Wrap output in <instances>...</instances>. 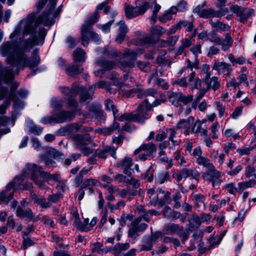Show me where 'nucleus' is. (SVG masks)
I'll use <instances>...</instances> for the list:
<instances>
[{
    "label": "nucleus",
    "instance_id": "f257e3e1",
    "mask_svg": "<svg viewBox=\"0 0 256 256\" xmlns=\"http://www.w3.org/2000/svg\"><path fill=\"white\" fill-rule=\"evenodd\" d=\"M30 19H24L18 22L10 35L11 41L4 42L0 46V54L6 58V62L10 65L0 68V100H4L0 106V114H4L11 100H14V112L11 117L2 116L0 118H6L12 126L20 114L18 112L26 106L25 102L20 98H26L28 92L22 88L14 95L18 83L14 82L9 92L3 84H8L20 70L26 68H34L40 63V58L36 54L34 53L31 56H28V54L34 46L43 44L46 32L42 30L40 34H36Z\"/></svg>",
    "mask_w": 256,
    "mask_h": 256
},
{
    "label": "nucleus",
    "instance_id": "f03ea898",
    "mask_svg": "<svg viewBox=\"0 0 256 256\" xmlns=\"http://www.w3.org/2000/svg\"><path fill=\"white\" fill-rule=\"evenodd\" d=\"M140 98H144L145 100L140 104L138 108L137 113L124 114L118 117V114L116 120L120 121H136L138 122L143 124L150 117L148 111L152 106H158L164 102L166 100V96L163 93H160L154 88H148L146 90H140L138 94Z\"/></svg>",
    "mask_w": 256,
    "mask_h": 256
},
{
    "label": "nucleus",
    "instance_id": "7ed1b4c3",
    "mask_svg": "<svg viewBox=\"0 0 256 256\" xmlns=\"http://www.w3.org/2000/svg\"><path fill=\"white\" fill-rule=\"evenodd\" d=\"M57 0H38L35 4L34 11L21 18L18 22L24 19H30L34 26L36 34L43 30L46 34L47 30L41 24L48 26L54 23L60 11L54 10Z\"/></svg>",
    "mask_w": 256,
    "mask_h": 256
},
{
    "label": "nucleus",
    "instance_id": "20e7f679",
    "mask_svg": "<svg viewBox=\"0 0 256 256\" xmlns=\"http://www.w3.org/2000/svg\"><path fill=\"white\" fill-rule=\"evenodd\" d=\"M30 174H31V180L42 189L48 188L45 184V182L52 184L56 182H58L60 180V176L58 174H51L44 171L41 166L35 164H30L26 166L24 174L26 176Z\"/></svg>",
    "mask_w": 256,
    "mask_h": 256
},
{
    "label": "nucleus",
    "instance_id": "39448f33",
    "mask_svg": "<svg viewBox=\"0 0 256 256\" xmlns=\"http://www.w3.org/2000/svg\"><path fill=\"white\" fill-rule=\"evenodd\" d=\"M103 9L104 12L106 13L108 8L106 7L105 4L102 3L98 5L96 7V11L82 25L81 28L80 39L84 46H87L90 40H92L96 43L99 42L100 37L98 34L93 32L91 25L98 21L99 16L98 11Z\"/></svg>",
    "mask_w": 256,
    "mask_h": 256
},
{
    "label": "nucleus",
    "instance_id": "423d86ee",
    "mask_svg": "<svg viewBox=\"0 0 256 256\" xmlns=\"http://www.w3.org/2000/svg\"><path fill=\"white\" fill-rule=\"evenodd\" d=\"M96 87L105 88L108 90L109 89V85L107 82L104 81H100L90 88L88 91L83 86H78L76 88L72 90H70L67 87H62L60 88V90L62 93L70 96H74L76 93H80L81 100L84 102L92 97V92Z\"/></svg>",
    "mask_w": 256,
    "mask_h": 256
},
{
    "label": "nucleus",
    "instance_id": "0eeeda50",
    "mask_svg": "<svg viewBox=\"0 0 256 256\" xmlns=\"http://www.w3.org/2000/svg\"><path fill=\"white\" fill-rule=\"evenodd\" d=\"M104 52L112 57H119L120 60H124L120 64L122 69L131 68L134 66V60L138 54V52L131 50H126L124 53L118 52L114 48L104 50Z\"/></svg>",
    "mask_w": 256,
    "mask_h": 256
},
{
    "label": "nucleus",
    "instance_id": "6e6552de",
    "mask_svg": "<svg viewBox=\"0 0 256 256\" xmlns=\"http://www.w3.org/2000/svg\"><path fill=\"white\" fill-rule=\"evenodd\" d=\"M68 104L70 108L73 111L72 112L62 111L56 116L44 117L40 120V122L44 124H48L53 122H63L72 120L79 109L77 108L76 102L72 99L69 100Z\"/></svg>",
    "mask_w": 256,
    "mask_h": 256
},
{
    "label": "nucleus",
    "instance_id": "1a4fd4ad",
    "mask_svg": "<svg viewBox=\"0 0 256 256\" xmlns=\"http://www.w3.org/2000/svg\"><path fill=\"white\" fill-rule=\"evenodd\" d=\"M21 178H15L12 182L7 185L6 190L0 192V195L3 202L8 203L13 198L14 191L21 188V184L24 181V180Z\"/></svg>",
    "mask_w": 256,
    "mask_h": 256
},
{
    "label": "nucleus",
    "instance_id": "9d476101",
    "mask_svg": "<svg viewBox=\"0 0 256 256\" xmlns=\"http://www.w3.org/2000/svg\"><path fill=\"white\" fill-rule=\"evenodd\" d=\"M206 40L222 46V49L224 51L228 50L233 42L230 33L226 34L224 39L222 40L216 32H212L208 34V38Z\"/></svg>",
    "mask_w": 256,
    "mask_h": 256
},
{
    "label": "nucleus",
    "instance_id": "9b49d317",
    "mask_svg": "<svg viewBox=\"0 0 256 256\" xmlns=\"http://www.w3.org/2000/svg\"><path fill=\"white\" fill-rule=\"evenodd\" d=\"M230 10L236 14V16L239 18V21L243 24L247 22L248 18L254 14V12L252 8H248L238 5L232 6Z\"/></svg>",
    "mask_w": 256,
    "mask_h": 256
},
{
    "label": "nucleus",
    "instance_id": "f8f14e48",
    "mask_svg": "<svg viewBox=\"0 0 256 256\" xmlns=\"http://www.w3.org/2000/svg\"><path fill=\"white\" fill-rule=\"evenodd\" d=\"M72 139L77 148L83 151L84 154H88L92 152V150L87 147V145L90 140L88 134L74 135L73 136Z\"/></svg>",
    "mask_w": 256,
    "mask_h": 256
},
{
    "label": "nucleus",
    "instance_id": "ddd939ff",
    "mask_svg": "<svg viewBox=\"0 0 256 256\" xmlns=\"http://www.w3.org/2000/svg\"><path fill=\"white\" fill-rule=\"evenodd\" d=\"M148 8L147 2H144L134 8L130 5H126L124 8L125 14L128 18H132L139 15L144 14Z\"/></svg>",
    "mask_w": 256,
    "mask_h": 256
},
{
    "label": "nucleus",
    "instance_id": "4468645a",
    "mask_svg": "<svg viewBox=\"0 0 256 256\" xmlns=\"http://www.w3.org/2000/svg\"><path fill=\"white\" fill-rule=\"evenodd\" d=\"M202 176L204 179L211 182L213 187L219 186L222 182L220 172L214 166L211 170L203 174Z\"/></svg>",
    "mask_w": 256,
    "mask_h": 256
},
{
    "label": "nucleus",
    "instance_id": "2eb2a0df",
    "mask_svg": "<svg viewBox=\"0 0 256 256\" xmlns=\"http://www.w3.org/2000/svg\"><path fill=\"white\" fill-rule=\"evenodd\" d=\"M116 66L115 62L100 60L97 62L94 74L96 76L101 77L106 70L114 68Z\"/></svg>",
    "mask_w": 256,
    "mask_h": 256
},
{
    "label": "nucleus",
    "instance_id": "dca6fc26",
    "mask_svg": "<svg viewBox=\"0 0 256 256\" xmlns=\"http://www.w3.org/2000/svg\"><path fill=\"white\" fill-rule=\"evenodd\" d=\"M162 189H159L158 192H156L155 190L150 188L148 190L147 194L149 198V204L152 206H160V204L162 203L160 200L162 198L160 192Z\"/></svg>",
    "mask_w": 256,
    "mask_h": 256
},
{
    "label": "nucleus",
    "instance_id": "f3484780",
    "mask_svg": "<svg viewBox=\"0 0 256 256\" xmlns=\"http://www.w3.org/2000/svg\"><path fill=\"white\" fill-rule=\"evenodd\" d=\"M198 60H196L193 64H191V62L190 60H188V66L183 68H182L179 74H182L183 72L189 74L188 81L192 82L194 80V78L196 77V73L192 70V68H194L196 69L198 68Z\"/></svg>",
    "mask_w": 256,
    "mask_h": 256
},
{
    "label": "nucleus",
    "instance_id": "a211bd4d",
    "mask_svg": "<svg viewBox=\"0 0 256 256\" xmlns=\"http://www.w3.org/2000/svg\"><path fill=\"white\" fill-rule=\"evenodd\" d=\"M142 150H146V152L139 156V158L144 160L148 159V157L155 150L156 148L154 145L152 144H144L140 148L136 149L134 151V154H136L139 153Z\"/></svg>",
    "mask_w": 256,
    "mask_h": 256
},
{
    "label": "nucleus",
    "instance_id": "6ab92c4d",
    "mask_svg": "<svg viewBox=\"0 0 256 256\" xmlns=\"http://www.w3.org/2000/svg\"><path fill=\"white\" fill-rule=\"evenodd\" d=\"M200 176V173L196 170H188L184 168L177 174V180H180L182 178H186L188 176H192V178L198 181V178Z\"/></svg>",
    "mask_w": 256,
    "mask_h": 256
},
{
    "label": "nucleus",
    "instance_id": "aec40b11",
    "mask_svg": "<svg viewBox=\"0 0 256 256\" xmlns=\"http://www.w3.org/2000/svg\"><path fill=\"white\" fill-rule=\"evenodd\" d=\"M118 27V34L116 42L120 44L124 40L128 32V28L124 21L120 20L116 24Z\"/></svg>",
    "mask_w": 256,
    "mask_h": 256
},
{
    "label": "nucleus",
    "instance_id": "412c9836",
    "mask_svg": "<svg viewBox=\"0 0 256 256\" xmlns=\"http://www.w3.org/2000/svg\"><path fill=\"white\" fill-rule=\"evenodd\" d=\"M193 12L196 14L200 18H213L214 9L212 8H202V6H196Z\"/></svg>",
    "mask_w": 256,
    "mask_h": 256
},
{
    "label": "nucleus",
    "instance_id": "4be33fe9",
    "mask_svg": "<svg viewBox=\"0 0 256 256\" xmlns=\"http://www.w3.org/2000/svg\"><path fill=\"white\" fill-rule=\"evenodd\" d=\"M25 130L28 132L39 135L42 133V128L34 124L32 120L28 119L26 122Z\"/></svg>",
    "mask_w": 256,
    "mask_h": 256
},
{
    "label": "nucleus",
    "instance_id": "5701e85b",
    "mask_svg": "<svg viewBox=\"0 0 256 256\" xmlns=\"http://www.w3.org/2000/svg\"><path fill=\"white\" fill-rule=\"evenodd\" d=\"M25 130L28 132L39 135L42 133V128L34 124L32 120L28 119L26 122Z\"/></svg>",
    "mask_w": 256,
    "mask_h": 256
},
{
    "label": "nucleus",
    "instance_id": "b1692460",
    "mask_svg": "<svg viewBox=\"0 0 256 256\" xmlns=\"http://www.w3.org/2000/svg\"><path fill=\"white\" fill-rule=\"evenodd\" d=\"M50 155L45 154L41 156L40 161L41 162L44 163L48 167H56V164L50 156V155L52 154L54 158L56 157V152L54 149L51 148L49 152Z\"/></svg>",
    "mask_w": 256,
    "mask_h": 256
},
{
    "label": "nucleus",
    "instance_id": "393cba45",
    "mask_svg": "<svg viewBox=\"0 0 256 256\" xmlns=\"http://www.w3.org/2000/svg\"><path fill=\"white\" fill-rule=\"evenodd\" d=\"M86 54L81 48H76L72 54V58L74 64L77 62L83 64L86 60Z\"/></svg>",
    "mask_w": 256,
    "mask_h": 256
},
{
    "label": "nucleus",
    "instance_id": "a878e982",
    "mask_svg": "<svg viewBox=\"0 0 256 256\" xmlns=\"http://www.w3.org/2000/svg\"><path fill=\"white\" fill-rule=\"evenodd\" d=\"M210 74H208L207 76L204 78V82L207 85V90L212 88L214 90H218L220 87V82L218 78L216 76H212L210 78Z\"/></svg>",
    "mask_w": 256,
    "mask_h": 256
},
{
    "label": "nucleus",
    "instance_id": "bb28decb",
    "mask_svg": "<svg viewBox=\"0 0 256 256\" xmlns=\"http://www.w3.org/2000/svg\"><path fill=\"white\" fill-rule=\"evenodd\" d=\"M231 65L223 62H216L212 66V70L217 71L218 74H222L227 70H230Z\"/></svg>",
    "mask_w": 256,
    "mask_h": 256
},
{
    "label": "nucleus",
    "instance_id": "cd10ccee",
    "mask_svg": "<svg viewBox=\"0 0 256 256\" xmlns=\"http://www.w3.org/2000/svg\"><path fill=\"white\" fill-rule=\"evenodd\" d=\"M194 118L190 116L187 120H180L177 124V128H184L186 134H188L190 129L194 123Z\"/></svg>",
    "mask_w": 256,
    "mask_h": 256
},
{
    "label": "nucleus",
    "instance_id": "c85d7f7f",
    "mask_svg": "<svg viewBox=\"0 0 256 256\" xmlns=\"http://www.w3.org/2000/svg\"><path fill=\"white\" fill-rule=\"evenodd\" d=\"M116 148L110 146H106L103 150H98L96 151V154L100 158H105L108 154H110L112 157L116 158L115 154Z\"/></svg>",
    "mask_w": 256,
    "mask_h": 256
},
{
    "label": "nucleus",
    "instance_id": "c756f323",
    "mask_svg": "<svg viewBox=\"0 0 256 256\" xmlns=\"http://www.w3.org/2000/svg\"><path fill=\"white\" fill-rule=\"evenodd\" d=\"M209 23L212 28H215L216 29V31L220 30L222 32H227L230 28V26L228 24H224L219 20H216V22H214L210 19L209 20Z\"/></svg>",
    "mask_w": 256,
    "mask_h": 256
},
{
    "label": "nucleus",
    "instance_id": "7c9ffc66",
    "mask_svg": "<svg viewBox=\"0 0 256 256\" xmlns=\"http://www.w3.org/2000/svg\"><path fill=\"white\" fill-rule=\"evenodd\" d=\"M127 176H123L122 174H118L115 176V179L120 182H122L126 184L132 183L134 186L138 185V182L136 180L134 179L131 176L132 172H129L128 174H126Z\"/></svg>",
    "mask_w": 256,
    "mask_h": 256
},
{
    "label": "nucleus",
    "instance_id": "2f4dec72",
    "mask_svg": "<svg viewBox=\"0 0 256 256\" xmlns=\"http://www.w3.org/2000/svg\"><path fill=\"white\" fill-rule=\"evenodd\" d=\"M30 197L34 203L40 205L42 208H48L51 206V203L49 202H46V198L42 196L38 197L34 194H32Z\"/></svg>",
    "mask_w": 256,
    "mask_h": 256
},
{
    "label": "nucleus",
    "instance_id": "473e14b6",
    "mask_svg": "<svg viewBox=\"0 0 256 256\" xmlns=\"http://www.w3.org/2000/svg\"><path fill=\"white\" fill-rule=\"evenodd\" d=\"M132 160L130 158H126L123 160L118 164V166L124 170L125 174H128L129 172H132V169L130 168L132 166Z\"/></svg>",
    "mask_w": 256,
    "mask_h": 256
},
{
    "label": "nucleus",
    "instance_id": "72a5a7b5",
    "mask_svg": "<svg viewBox=\"0 0 256 256\" xmlns=\"http://www.w3.org/2000/svg\"><path fill=\"white\" fill-rule=\"evenodd\" d=\"M88 219H85L84 221L83 224L79 226L80 230L82 232H88L90 230L92 227L96 224L97 218L96 217L94 218L90 224H88Z\"/></svg>",
    "mask_w": 256,
    "mask_h": 256
},
{
    "label": "nucleus",
    "instance_id": "f704fd0d",
    "mask_svg": "<svg viewBox=\"0 0 256 256\" xmlns=\"http://www.w3.org/2000/svg\"><path fill=\"white\" fill-rule=\"evenodd\" d=\"M11 126L9 121L6 118H0V138L5 134L9 133L10 131L8 126Z\"/></svg>",
    "mask_w": 256,
    "mask_h": 256
},
{
    "label": "nucleus",
    "instance_id": "c9c22d12",
    "mask_svg": "<svg viewBox=\"0 0 256 256\" xmlns=\"http://www.w3.org/2000/svg\"><path fill=\"white\" fill-rule=\"evenodd\" d=\"M66 72L70 76H74L83 70V68L79 65H70L66 68Z\"/></svg>",
    "mask_w": 256,
    "mask_h": 256
},
{
    "label": "nucleus",
    "instance_id": "e433bc0d",
    "mask_svg": "<svg viewBox=\"0 0 256 256\" xmlns=\"http://www.w3.org/2000/svg\"><path fill=\"white\" fill-rule=\"evenodd\" d=\"M176 12V7L172 6L168 10L166 11L159 17V20L162 22H165L172 18V14Z\"/></svg>",
    "mask_w": 256,
    "mask_h": 256
},
{
    "label": "nucleus",
    "instance_id": "4c0bfd02",
    "mask_svg": "<svg viewBox=\"0 0 256 256\" xmlns=\"http://www.w3.org/2000/svg\"><path fill=\"white\" fill-rule=\"evenodd\" d=\"M26 169V166L23 170L22 174L20 175L16 176V178H21L22 180H24L23 182L21 184L22 188H21L20 189L23 188V189L30 190L32 188V184L30 182H26V180L28 178H31V174H28V176H25L24 174V172Z\"/></svg>",
    "mask_w": 256,
    "mask_h": 256
},
{
    "label": "nucleus",
    "instance_id": "58836bf2",
    "mask_svg": "<svg viewBox=\"0 0 256 256\" xmlns=\"http://www.w3.org/2000/svg\"><path fill=\"white\" fill-rule=\"evenodd\" d=\"M256 184V181L254 180H250L248 181L238 182V191L240 192H242L246 188H252Z\"/></svg>",
    "mask_w": 256,
    "mask_h": 256
},
{
    "label": "nucleus",
    "instance_id": "ea45409f",
    "mask_svg": "<svg viewBox=\"0 0 256 256\" xmlns=\"http://www.w3.org/2000/svg\"><path fill=\"white\" fill-rule=\"evenodd\" d=\"M196 162L199 165H202L206 167L207 168L208 171L211 170L212 168L214 166L210 162V160L209 159L202 156L197 158Z\"/></svg>",
    "mask_w": 256,
    "mask_h": 256
},
{
    "label": "nucleus",
    "instance_id": "a19ab883",
    "mask_svg": "<svg viewBox=\"0 0 256 256\" xmlns=\"http://www.w3.org/2000/svg\"><path fill=\"white\" fill-rule=\"evenodd\" d=\"M16 214L20 218H31L32 217V213L30 209H28L24 212L20 206L16 208Z\"/></svg>",
    "mask_w": 256,
    "mask_h": 256
},
{
    "label": "nucleus",
    "instance_id": "79ce46f5",
    "mask_svg": "<svg viewBox=\"0 0 256 256\" xmlns=\"http://www.w3.org/2000/svg\"><path fill=\"white\" fill-rule=\"evenodd\" d=\"M193 99L192 95L186 96L182 92L177 93V102H182L184 104H186L190 102Z\"/></svg>",
    "mask_w": 256,
    "mask_h": 256
},
{
    "label": "nucleus",
    "instance_id": "37998d69",
    "mask_svg": "<svg viewBox=\"0 0 256 256\" xmlns=\"http://www.w3.org/2000/svg\"><path fill=\"white\" fill-rule=\"evenodd\" d=\"M162 232H156L155 233L153 234L151 238H150V244H148V246H142V250H150L151 249L152 247V244L155 243L157 240L160 238H162L163 236Z\"/></svg>",
    "mask_w": 256,
    "mask_h": 256
},
{
    "label": "nucleus",
    "instance_id": "c03bdc74",
    "mask_svg": "<svg viewBox=\"0 0 256 256\" xmlns=\"http://www.w3.org/2000/svg\"><path fill=\"white\" fill-rule=\"evenodd\" d=\"M190 226L192 228H198L201 224V220L200 216L196 214H194L192 218L189 220Z\"/></svg>",
    "mask_w": 256,
    "mask_h": 256
},
{
    "label": "nucleus",
    "instance_id": "a18cd8bd",
    "mask_svg": "<svg viewBox=\"0 0 256 256\" xmlns=\"http://www.w3.org/2000/svg\"><path fill=\"white\" fill-rule=\"evenodd\" d=\"M182 44L177 50V55L181 54L186 48L190 47L192 44V42L188 38H184L181 40Z\"/></svg>",
    "mask_w": 256,
    "mask_h": 256
},
{
    "label": "nucleus",
    "instance_id": "49530a36",
    "mask_svg": "<svg viewBox=\"0 0 256 256\" xmlns=\"http://www.w3.org/2000/svg\"><path fill=\"white\" fill-rule=\"evenodd\" d=\"M182 27L186 28L188 32H191L193 29L192 22L184 20L177 23V29H180Z\"/></svg>",
    "mask_w": 256,
    "mask_h": 256
},
{
    "label": "nucleus",
    "instance_id": "de8ad7c7",
    "mask_svg": "<svg viewBox=\"0 0 256 256\" xmlns=\"http://www.w3.org/2000/svg\"><path fill=\"white\" fill-rule=\"evenodd\" d=\"M104 105L106 110L112 112L114 120H116V114L118 112V110L116 108L112 102L109 100H106Z\"/></svg>",
    "mask_w": 256,
    "mask_h": 256
},
{
    "label": "nucleus",
    "instance_id": "09e8293b",
    "mask_svg": "<svg viewBox=\"0 0 256 256\" xmlns=\"http://www.w3.org/2000/svg\"><path fill=\"white\" fill-rule=\"evenodd\" d=\"M156 74H154L151 78V80H154L156 84L162 87L163 89L166 90L168 88V83L164 80L160 78H156Z\"/></svg>",
    "mask_w": 256,
    "mask_h": 256
},
{
    "label": "nucleus",
    "instance_id": "8fccbe9b",
    "mask_svg": "<svg viewBox=\"0 0 256 256\" xmlns=\"http://www.w3.org/2000/svg\"><path fill=\"white\" fill-rule=\"evenodd\" d=\"M176 232V226L174 224H169L166 225L164 229V234H172Z\"/></svg>",
    "mask_w": 256,
    "mask_h": 256
},
{
    "label": "nucleus",
    "instance_id": "3c124183",
    "mask_svg": "<svg viewBox=\"0 0 256 256\" xmlns=\"http://www.w3.org/2000/svg\"><path fill=\"white\" fill-rule=\"evenodd\" d=\"M153 4H154V7L152 11V14L151 16V20L153 23L155 22L157 19V14L158 12L160 10L161 8V6L160 4H158L155 1L153 2Z\"/></svg>",
    "mask_w": 256,
    "mask_h": 256
},
{
    "label": "nucleus",
    "instance_id": "603ef678",
    "mask_svg": "<svg viewBox=\"0 0 256 256\" xmlns=\"http://www.w3.org/2000/svg\"><path fill=\"white\" fill-rule=\"evenodd\" d=\"M160 194L162 196L160 200L162 202V203L160 204V206H162L163 205L166 204H168L170 201V192H166L165 193L164 190L162 189Z\"/></svg>",
    "mask_w": 256,
    "mask_h": 256
},
{
    "label": "nucleus",
    "instance_id": "864d4df0",
    "mask_svg": "<svg viewBox=\"0 0 256 256\" xmlns=\"http://www.w3.org/2000/svg\"><path fill=\"white\" fill-rule=\"evenodd\" d=\"M144 207L142 206H138L136 209V212H138V214L140 215L139 218L136 219L133 222V224L134 226L137 225L142 220V216L144 213Z\"/></svg>",
    "mask_w": 256,
    "mask_h": 256
},
{
    "label": "nucleus",
    "instance_id": "5fc2aeb1",
    "mask_svg": "<svg viewBox=\"0 0 256 256\" xmlns=\"http://www.w3.org/2000/svg\"><path fill=\"white\" fill-rule=\"evenodd\" d=\"M228 12L227 8H221L218 10L214 9L213 18H221Z\"/></svg>",
    "mask_w": 256,
    "mask_h": 256
},
{
    "label": "nucleus",
    "instance_id": "6e6d98bb",
    "mask_svg": "<svg viewBox=\"0 0 256 256\" xmlns=\"http://www.w3.org/2000/svg\"><path fill=\"white\" fill-rule=\"evenodd\" d=\"M113 22V20H110L104 24H98L97 26L104 33H108L110 32V27Z\"/></svg>",
    "mask_w": 256,
    "mask_h": 256
},
{
    "label": "nucleus",
    "instance_id": "4d7b16f0",
    "mask_svg": "<svg viewBox=\"0 0 256 256\" xmlns=\"http://www.w3.org/2000/svg\"><path fill=\"white\" fill-rule=\"evenodd\" d=\"M226 187L229 193L236 195L238 190V188H236L234 184L232 182L226 184Z\"/></svg>",
    "mask_w": 256,
    "mask_h": 256
},
{
    "label": "nucleus",
    "instance_id": "13d9d810",
    "mask_svg": "<svg viewBox=\"0 0 256 256\" xmlns=\"http://www.w3.org/2000/svg\"><path fill=\"white\" fill-rule=\"evenodd\" d=\"M193 200L196 201V207H199L200 204H204V196L200 194H196L194 196Z\"/></svg>",
    "mask_w": 256,
    "mask_h": 256
},
{
    "label": "nucleus",
    "instance_id": "bf43d9fd",
    "mask_svg": "<svg viewBox=\"0 0 256 256\" xmlns=\"http://www.w3.org/2000/svg\"><path fill=\"white\" fill-rule=\"evenodd\" d=\"M203 236V232L201 230H196L192 235L194 242H200Z\"/></svg>",
    "mask_w": 256,
    "mask_h": 256
},
{
    "label": "nucleus",
    "instance_id": "052dcab7",
    "mask_svg": "<svg viewBox=\"0 0 256 256\" xmlns=\"http://www.w3.org/2000/svg\"><path fill=\"white\" fill-rule=\"evenodd\" d=\"M177 234H178L182 238V242H184L188 238V234L187 232L182 231L180 230L179 226H177Z\"/></svg>",
    "mask_w": 256,
    "mask_h": 256
},
{
    "label": "nucleus",
    "instance_id": "680f3d73",
    "mask_svg": "<svg viewBox=\"0 0 256 256\" xmlns=\"http://www.w3.org/2000/svg\"><path fill=\"white\" fill-rule=\"evenodd\" d=\"M119 195L122 198H128L129 200L132 199V195L130 194V192L126 190H122L119 192Z\"/></svg>",
    "mask_w": 256,
    "mask_h": 256
},
{
    "label": "nucleus",
    "instance_id": "e2e57ef3",
    "mask_svg": "<svg viewBox=\"0 0 256 256\" xmlns=\"http://www.w3.org/2000/svg\"><path fill=\"white\" fill-rule=\"evenodd\" d=\"M194 82V86L192 87V90H193L194 88L198 90L202 88V80L198 78H194V80L192 82Z\"/></svg>",
    "mask_w": 256,
    "mask_h": 256
},
{
    "label": "nucleus",
    "instance_id": "0e129e2a",
    "mask_svg": "<svg viewBox=\"0 0 256 256\" xmlns=\"http://www.w3.org/2000/svg\"><path fill=\"white\" fill-rule=\"evenodd\" d=\"M219 52V48L216 46H213L209 48L207 56H210L213 55L217 54H218Z\"/></svg>",
    "mask_w": 256,
    "mask_h": 256
},
{
    "label": "nucleus",
    "instance_id": "69168bd1",
    "mask_svg": "<svg viewBox=\"0 0 256 256\" xmlns=\"http://www.w3.org/2000/svg\"><path fill=\"white\" fill-rule=\"evenodd\" d=\"M190 50L197 57L198 54L202 53L200 44H196L192 47Z\"/></svg>",
    "mask_w": 256,
    "mask_h": 256
},
{
    "label": "nucleus",
    "instance_id": "338daca9",
    "mask_svg": "<svg viewBox=\"0 0 256 256\" xmlns=\"http://www.w3.org/2000/svg\"><path fill=\"white\" fill-rule=\"evenodd\" d=\"M23 238L24 241L22 246L24 249L26 248L28 246H31L32 244V240L28 237V236H24Z\"/></svg>",
    "mask_w": 256,
    "mask_h": 256
},
{
    "label": "nucleus",
    "instance_id": "774afa93",
    "mask_svg": "<svg viewBox=\"0 0 256 256\" xmlns=\"http://www.w3.org/2000/svg\"><path fill=\"white\" fill-rule=\"evenodd\" d=\"M242 169L241 165H238L235 168L232 169L228 172V174L230 176H234L238 174Z\"/></svg>",
    "mask_w": 256,
    "mask_h": 256
}]
</instances>
